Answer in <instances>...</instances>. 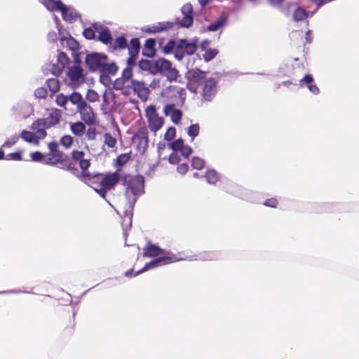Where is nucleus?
I'll return each mask as SVG.
<instances>
[{
  "label": "nucleus",
  "instance_id": "f3484780",
  "mask_svg": "<svg viewBox=\"0 0 359 359\" xmlns=\"http://www.w3.org/2000/svg\"><path fill=\"white\" fill-rule=\"evenodd\" d=\"M118 69V67L116 62L110 61L108 56L105 55L98 72L104 76H114L117 73Z\"/></svg>",
  "mask_w": 359,
  "mask_h": 359
},
{
  "label": "nucleus",
  "instance_id": "f03ea898",
  "mask_svg": "<svg viewBox=\"0 0 359 359\" xmlns=\"http://www.w3.org/2000/svg\"><path fill=\"white\" fill-rule=\"evenodd\" d=\"M49 153L46 155V165H60V168L68 171H76L77 169L70 158L59 149V144L55 141L48 144Z\"/></svg>",
  "mask_w": 359,
  "mask_h": 359
},
{
  "label": "nucleus",
  "instance_id": "864d4df0",
  "mask_svg": "<svg viewBox=\"0 0 359 359\" xmlns=\"http://www.w3.org/2000/svg\"><path fill=\"white\" fill-rule=\"evenodd\" d=\"M22 151L20 150L17 152L10 153L6 156V160L9 161H22Z\"/></svg>",
  "mask_w": 359,
  "mask_h": 359
},
{
  "label": "nucleus",
  "instance_id": "0e129e2a",
  "mask_svg": "<svg viewBox=\"0 0 359 359\" xmlns=\"http://www.w3.org/2000/svg\"><path fill=\"white\" fill-rule=\"evenodd\" d=\"M278 204V200L276 198H271L266 199L264 205L270 208H276Z\"/></svg>",
  "mask_w": 359,
  "mask_h": 359
},
{
  "label": "nucleus",
  "instance_id": "052dcab7",
  "mask_svg": "<svg viewBox=\"0 0 359 359\" xmlns=\"http://www.w3.org/2000/svg\"><path fill=\"white\" fill-rule=\"evenodd\" d=\"M177 109L175 108V105L174 104H166L163 107V113L166 116H170L175 110Z\"/></svg>",
  "mask_w": 359,
  "mask_h": 359
},
{
  "label": "nucleus",
  "instance_id": "9d476101",
  "mask_svg": "<svg viewBox=\"0 0 359 359\" xmlns=\"http://www.w3.org/2000/svg\"><path fill=\"white\" fill-rule=\"evenodd\" d=\"M86 153L83 151H79L77 149H74L71 152V161L72 162L77 163L79 165V168L81 170V173L86 176H88L87 175V171H88V168L90 166V161L86 158Z\"/></svg>",
  "mask_w": 359,
  "mask_h": 359
},
{
  "label": "nucleus",
  "instance_id": "a19ab883",
  "mask_svg": "<svg viewBox=\"0 0 359 359\" xmlns=\"http://www.w3.org/2000/svg\"><path fill=\"white\" fill-rule=\"evenodd\" d=\"M165 74L170 81H176L180 76L178 70L172 67Z\"/></svg>",
  "mask_w": 359,
  "mask_h": 359
},
{
  "label": "nucleus",
  "instance_id": "a211bd4d",
  "mask_svg": "<svg viewBox=\"0 0 359 359\" xmlns=\"http://www.w3.org/2000/svg\"><path fill=\"white\" fill-rule=\"evenodd\" d=\"M207 74V72L196 68L189 69L187 72V76L191 83H197L199 85L205 81V79Z\"/></svg>",
  "mask_w": 359,
  "mask_h": 359
},
{
  "label": "nucleus",
  "instance_id": "aec40b11",
  "mask_svg": "<svg viewBox=\"0 0 359 359\" xmlns=\"http://www.w3.org/2000/svg\"><path fill=\"white\" fill-rule=\"evenodd\" d=\"M216 81L214 78H210L205 81L203 88V96L205 100L210 101L216 93Z\"/></svg>",
  "mask_w": 359,
  "mask_h": 359
},
{
  "label": "nucleus",
  "instance_id": "393cba45",
  "mask_svg": "<svg viewBox=\"0 0 359 359\" xmlns=\"http://www.w3.org/2000/svg\"><path fill=\"white\" fill-rule=\"evenodd\" d=\"M128 47V41L124 36H117L112 42L111 43V46H109V48H111L113 50H123L127 48Z\"/></svg>",
  "mask_w": 359,
  "mask_h": 359
},
{
  "label": "nucleus",
  "instance_id": "c85d7f7f",
  "mask_svg": "<svg viewBox=\"0 0 359 359\" xmlns=\"http://www.w3.org/2000/svg\"><path fill=\"white\" fill-rule=\"evenodd\" d=\"M44 6L50 11H61L65 8V4L61 0H46L43 1Z\"/></svg>",
  "mask_w": 359,
  "mask_h": 359
},
{
  "label": "nucleus",
  "instance_id": "4be33fe9",
  "mask_svg": "<svg viewBox=\"0 0 359 359\" xmlns=\"http://www.w3.org/2000/svg\"><path fill=\"white\" fill-rule=\"evenodd\" d=\"M62 117V111L60 109H54L51 111L47 118H43L50 128L60 123Z\"/></svg>",
  "mask_w": 359,
  "mask_h": 359
},
{
  "label": "nucleus",
  "instance_id": "cd10ccee",
  "mask_svg": "<svg viewBox=\"0 0 359 359\" xmlns=\"http://www.w3.org/2000/svg\"><path fill=\"white\" fill-rule=\"evenodd\" d=\"M313 78L311 74H306L303 79L299 81L300 86H303L302 83H305L307 84V87L309 90L313 94L319 93V88L316 85L313 84Z\"/></svg>",
  "mask_w": 359,
  "mask_h": 359
},
{
  "label": "nucleus",
  "instance_id": "79ce46f5",
  "mask_svg": "<svg viewBox=\"0 0 359 359\" xmlns=\"http://www.w3.org/2000/svg\"><path fill=\"white\" fill-rule=\"evenodd\" d=\"M219 53V51L215 48H209L205 50L203 57L205 62H210L214 59L216 55Z\"/></svg>",
  "mask_w": 359,
  "mask_h": 359
},
{
  "label": "nucleus",
  "instance_id": "a18cd8bd",
  "mask_svg": "<svg viewBox=\"0 0 359 359\" xmlns=\"http://www.w3.org/2000/svg\"><path fill=\"white\" fill-rule=\"evenodd\" d=\"M200 130V126L199 124H191L189 128L187 130V134L189 136L191 137L192 140L194 137L198 135Z\"/></svg>",
  "mask_w": 359,
  "mask_h": 359
},
{
  "label": "nucleus",
  "instance_id": "473e14b6",
  "mask_svg": "<svg viewBox=\"0 0 359 359\" xmlns=\"http://www.w3.org/2000/svg\"><path fill=\"white\" fill-rule=\"evenodd\" d=\"M99 41H100L102 43L111 46V43L112 42V36L110 31L107 27L102 28V29L100 32Z\"/></svg>",
  "mask_w": 359,
  "mask_h": 359
},
{
  "label": "nucleus",
  "instance_id": "39448f33",
  "mask_svg": "<svg viewBox=\"0 0 359 359\" xmlns=\"http://www.w3.org/2000/svg\"><path fill=\"white\" fill-rule=\"evenodd\" d=\"M144 112L150 131L156 133L163 126L164 118L159 116L154 105H149L146 107Z\"/></svg>",
  "mask_w": 359,
  "mask_h": 359
},
{
  "label": "nucleus",
  "instance_id": "412c9836",
  "mask_svg": "<svg viewBox=\"0 0 359 359\" xmlns=\"http://www.w3.org/2000/svg\"><path fill=\"white\" fill-rule=\"evenodd\" d=\"M164 250L158 246L149 243L144 248L142 255L144 257H154L163 254Z\"/></svg>",
  "mask_w": 359,
  "mask_h": 359
},
{
  "label": "nucleus",
  "instance_id": "72a5a7b5",
  "mask_svg": "<svg viewBox=\"0 0 359 359\" xmlns=\"http://www.w3.org/2000/svg\"><path fill=\"white\" fill-rule=\"evenodd\" d=\"M128 53L138 55L140 50V42L138 38H133L128 43Z\"/></svg>",
  "mask_w": 359,
  "mask_h": 359
},
{
  "label": "nucleus",
  "instance_id": "6e6552de",
  "mask_svg": "<svg viewBox=\"0 0 359 359\" xmlns=\"http://www.w3.org/2000/svg\"><path fill=\"white\" fill-rule=\"evenodd\" d=\"M198 48L197 44L194 42H189L186 39H182L177 43L176 50V59L182 60L186 55L194 54Z\"/></svg>",
  "mask_w": 359,
  "mask_h": 359
},
{
  "label": "nucleus",
  "instance_id": "338daca9",
  "mask_svg": "<svg viewBox=\"0 0 359 359\" xmlns=\"http://www.w3.org/2000/svg\"><path fill=\"white\" fill-rule=\"evenodd\" d=\"M189 170V165L187 163H181L177 167V171L181 175L186 174Z\"/></svg>",
  "mask_w": 359,
  "mask_h": 359
},
{
  "label": "nucleus",
  "instance_id": "2f4dec72",
  "mask_svg": "<svg viewBox=\"0 0 359 359\" xmlns=\"http://www.w3.org/2000/svg\"><path fill=\"white\" fill-rule=\"evenodd\" d=\"M20 137L23 140L29 143H32L36 145L39 144V143L40 139L38 138V136L35 134V133L24 130L22 131Z\"/></svg>",
  "mask_w": 359,
  "mask_h": 359
},
{
  "label": "nucleus",
  "instance_id": "a878e982",
  "mask_svg": "<svg viewBox=\"0 0 359 359\" xmlns=\"http://www.w3.org/2000/svg\"><path fill=\"white\" fill-rule=\"evenodd\" d=\"M154 67L156 71L165 74L172 67V64L165 59L160 58L154 62Z\"/></svg>",
  "mask_w": 359,
  "mask_h": 359
},
{
  "label": "nucleus",
  "instance_id": "13d9d810",
  "mask_svg": "<svg viewBox=\"0 0 359 359\" xmlns=\"http://www.w3.org/2000/svg\"><path fill=\"white\" fill-rule=\"evenodd\" d=\"M69 60V57L67 56V55L65 53L60 52L58 53L57 62H58V64L62 65L63 67H65V65L68 63Z\"/></svg>",
  "mask_w": 359,
  "mask_h": 359
},
{
  "label": "nucleus",
  "instance_id": "c03bdc74",
  "mask_svg": "<svg viewBox=\"0 0 359 359\" xmlns=\"http://www.w3.org/2000/svg\"><path fill=\"white\" fill-rule=\"evenodd\" d=\"M104 144L109 148H114L116 144V139L114 137L109 133H106L104 135Z\"/></svg>",
  "mask_w": 359,
  "mask_h": 359
},
{
  "label": "nucleus",
  "instance_id": "680f3d73",
  "mask_svg": "<svg viewBox=\"0 0 359 359\" xmlns=\"http://www.w3.org/2000/svg\"><path fill=\"white\" fill-rule=\"evenodd\" d=\"M19 140V137L18 135H14L13 137H11L9 140H8L7 141H6L3 144H2V148H5V147H11L12 146H13Z\"/></svg>",
  "mask_w": 359,
  "mask_h": 359
},
{
  "label": "nucleus",
  "instance_id": "4c0bfd02",
  "mask_svg": "<svg viewBox=\"0 0 359 359\" xmlns=\"http://www.w3.org/2000/svg\"><path fill=\"white\" fill-rule=\"evenodd\" d=\"M47 86L48 89L53 93H55L60 90V82L57 79H50L47 80Z\"/></svg>",
  "mask_w": 359,
  "mask_h": 359
},
{
  "label": "nucleus",
  "instance_id": "7c9ffc66",
  "mask_svg": "<svg viewBox=\"0 0 359 359\" xmlns=\"http://www.w3.org/2000/svg\"><path fill=\"white\" fill-rule=\"evenodd\" d=\"M68 100L72 104L76 105V110L86 102V101L83 98L81 94L75 91L68 96Z\"/></svg>",
  "mask_w": 359,
  "mask_h": 359
},
{
  "label": "nucleus",
  "instance_id": "5701e85b",
  "mask_svg": "<svg viewBox=\"0 0 359 359\" xmlns=\"http://www.w3.org/2000/svg\"><path fill=\"white\" fill-rule=\"evenodd\" d=\"M156 41L154 39H148L146 40L143 48L142 54L148 57H152L156 53L155 49Z\"/></svg>",
  "mask_w": 359,
  "mask_h": 359
},
{
  "label": "nucleus",
  "instance_id": "0eeeda50",
  "mask_svg": "<svg viewBox=\"0 0 359 359\" xmlns=\"http://www.w3.org/2000/svg\"><path fill=\"white\" fill-rule=\"evenodd\" d=\"M133 91L142 101L148 99L150 90L147 84L142 81L134 80V81L124 90V93L130 94Z\"/></svg>",
  "mask_w": 359,
  "mask_h": 359
},
{
  "label": "nucleus",
  "instance_id": "f8f14e48",
  "mask_svg": "<svg viewBox=\"0 0 359 359\" xmlns=\"http://www.w3.org/2000/svg\"><path fill=\"white\" fill-rule=\"evenodd\" d=\"M80 114L82 121L88 126H93L96 124L97 116L92 107L87 102L80 107L77 110Z\"/></svg>",
  "mask_w": 359,
  "mask_h": 359
},
{
  "label": "nucleus",
  "instance_id": "4d7b16f0",
  "mask_svg": "<svg viewBox=\"0 0 359 359\" xmlns=\"http://www.w3.org/2000/svg\"><path fill=\"white\" fill-rule=\"evenodd\" d=\"M47 90L43 87L38 88L34 91V95L37 98L43 99L47 97Z\"/></svg>",
  "mask_w": 359,
  "mask_h": 359
},
{
  "label": "nucleus",
  "instance_id": "37998d69",
  "mask_svg": "<svg viewBox=\"0 0 359 359\" xmlns=\"http://www.w3.org/2000/svg\"><path fill=\"white\" fill-rule=\"evenodd\" d=\"M31 160L34 162H40L46 164V155H43L41 151H35L30 154Z\"/></svg>",
  "mask_w": 359,
  "mask_h": 359
},
{
  "label": "nucleus",
  "instance_id": "49530a36",
  "mask_svg": "<svg viewBox=\"0 0 359 359\" xmlns=\"http://www.w3.org/2000/svg\"><path fill=\"white\" fill-rule=\"evenodd\" d=\"M183 114L182 111L180 109H177L173 111L172 115L170 116V118L172 122L175 124L178 125L180 123V121L182 120Z\"/></svg>",
  "mask_w": 359,
  "mask_h": 359
},
{
  "label": "nucleus",
  "instance_id": "7ed1b4c3",
  "mask_svg": "<svg viewBox=\"0 0 359 359\" xmlns=\"http://www.w3.org/2000/svg\"><path fill=\"white\" fill-rule=\"evenodd\" d=\"M123 184L126 187V195L128 196L130 192L133 197V204H134L137 198L144 193V179L142 176H125L123 178Z\"/></svg>",
  "mask_w": 359,
  "mask_h": 359
},
{
  "label": "nucleus",
  "instance_id": "6e6d98bb",
  "mask_svg": "<svg viewBox=\"0 0 359 359\" xmlns=\"http://www.w3.org/2000/svg\"><path fill=\"white\" fill-rule=\"evenodd\" d=\"M176 134V129L174 127H169L165 135H164V139L167 141H171L175 136Z\"/></svg>",
  "mask_w": 359,
  "mask_h": 359
},
{
  "label": "nucleus",
  "instance_id": "5fc2aeb1",
  "mask_svg": "<svg viewBox=\"0 0 359 359\" xmlns=\"http://www.w3.org/2000/svg\"><path fill=\"white\" fill-rule=\"evenodd\" d=\"M130 158V156L129 154H120L116 158L117 165L119 166H122L125 165Z\"/></svg>",
  "mask_w": 359,
  "mask_h": 359
},
{
  "label": "nucleus",
  "instance_id": "603ef678",
  "mask_svg": "<svg viewBox=\"0 0 359 359\" xmlns=\"http://www.w3.org/2000/svg\"><path fill=\"white\" fill-rule=\"evenodd\" d=\"M154 62L147 60H141L139 62V67L142 70H151Z\"/></svg>",
  "mask_w": 359,
  "mask_h": 359
},
{
  "label": "nucleus",
  "instance_id": "ea45409f",
  "mask_svg": "<svg viewBox=\"0 0 359 359\" xmlns=\"http://www.w3.org/2000/svg\"><path fill=\"white\" fill-rule=\"evenodd\" d=\"M205 178L210 184H215L219 179L217 172L214 170H208L205 173Z\"/></svg>",
  "mask_w": 359,
  "mask_h": 359
},
{
  "label": "nucleus",
  "instance_id": "1a4fd4ad",
  "mask_svg": "<svg viewBox=\"0 0 359 359\" xmlns=\"http://www.w3.org/2000/svg\"><path fill=\"white\" fill-rule=\"evenodd\" d=\"M182 259V258H179L175 255H172L170 256H163V257H158L155 259L150 261L148 263H146L144 266L141 270L137 271L134 276H137L140 273H142V271H144L147 269H153V268H155V267L159 266L167 265L169 264H172V263L180 261Z\"/></svg>",
  "mask_w": 359,
  "mask_h": 359
},
{
  "label": "nucleus",
  "instance_id": "ddd939ff",
  "mask_svg": "<svg viewBox=\"0 0 359 359\" xmlns=\"http://www.w3.org/2000/svg\"><path fill=\"white\" fill-rule=\"evenodd\" d=\"M106 55L99 53L88 54L85 58L86 67L90 72L99 71Z\"/></svg>",
  "mask_w": 359,
  "mask_h": 359
},
{
  "label": "nucleus",
  "instance_id": "6ab92c4d",
  "mask_svg": "<svg viewBox=\"0 0 359 359\" xmlns=\"http://www.w3.org/2000/svg\"><path fill=\"white\" fill-rule=\"evenodd\" d=\"M48 128H49L46 123L45 120L43 118L37 119L36 121H34L32 125V129L34 131L35 134L40 140H43L46 137L47 133L46 130Z\"/></svg>",
  "mask_w": 359,
  "mask_h": 359
},
{
  "label": "nucleus",
  "instance_id": "b1692460",
  "mask_svg": "<svg viewBox=\"0 0 359 359\" xmlns=\"http://www.w3.org/2000/svg\"><path fill=\"white\" fill-rule=\"evenodd\" d=\"M227 20V15L225 13H222L215 22L208 26L207 29L210 32L217 31L226 24Z\"/></svg>",
  "mask_w": 359,
  "mask_h": 359
},
{
  "label": "nucleus",
  "instance_id": "58836bf2",
  "mask_svg": "<svg viewBox=\"0 0 359 359\" xmlns=\"http://www.w3.org/2000/svg\"><path fill=\"white\" fill-rule=\"evenodd\" d=\"M205 161L200 157L194 156L191 160V166L194 169L201 170L205 166Z\"/></svg>",
  "mask_w": 359,
  "mask_h": 359
},
{
  "label": "nucleus",
  "instance_id": "f257e3e1",
  "mask_svg": "<svg viewBox=\"0 0 359 359\" xmlns=\"http://www.w3.org/2000/svg\"><path fill=\"white\" fill-rule=\"evenodd\" d=\"M182 13L184 16L179 22H159L156 24L147 26L144 29V31L149 34H157L172 29L175 26H177V27H183L187 28L191 27L194 21L192 6L190 4L184 5L182 8Z\"/></svg>",
  "mask_w": 359,
  "mask_h": 359
},
{
  "label": "nucleus",
  "instance_id": "dca6fc26",
  "mask_svg": "<svg viewBox=\"0 0 359 359\" xmlns=\"http://www.w3.org/2000/svg\"><path fill=\"white\" fill-rule=\"evenodd\" d=\"M87 175L88 176L81 174L79 177L97 192V189L101 187L102 173L92 175L89 171H87Z\"/></svg>",
  "mask_w": 359,
  "mask_h": 359
},
{
  "label": "nucleus",
  "instance_id": "e2e57ef3",
  "mask_svg": "<svg viewBox=\"0 0 359 359\" xmlns=\"http://www.w3.org/2000/svg\"><path fill=\"white\" fill-rule=\"evenodd\" d=\"M98 97H99V95L94 90H88V92H87V94H86V98L90 101V102H95L96 100H98Z\"/></svg>",
  "mask_w": 359,
  "mask_h": 359
},
{
  "label": "nucleus",
  "instance_id": "20e7f679",
  "mask_svg": "<svg viewBox=\"0 0 359 359\" xmlns=\"http://www.w3.org/2000/svg\"><path fill=\"white\" fill-rule=\"evenodd\" d=\"M121 179L122 176L118 171L102 173L101 187L97 189V194L105 198L107 191L114 189Z\"/></svg>",
  "mask_w": 359,
  "mask_h": 359
},
{
  "label": "nucleus",
  "instance_id": "f704fd0d",
  "mask_svg": "<svg viewBox=\"0 0 359 359\" xmlns=\"http://www.w3.org/2000/svg\"><path fill=\"white\" fill-rule=\"evenodd\" d=\"M62 44L63 46H66L69 50L72 51H77L80 48L79 43L72 36L63 39Z\"/></svg>",
  "mask_w": 359,
  "mask_h": 359
},
{
  "label": "nucleus",
  "instance_id": "c9c22d12",
  "mask_svg": "<svg viewBox=\"0 0 359 359\" xmlns=\"http://www.w3.org/2000/svg\"><path fill=\"white\" fill-rule=\"evenodd\" d=\"M177 46V43L175 42V41L173 39H170L164 46V47L163 48V53L165 54H170V53H173L175 55V57H176Z\"/></svg>",
  "mask_w": 359,
  "mask_h": 359
},
{
  "label": "nucleus",
  "instance_id": "e433bc0d",
  "mask_svg": "<svg viewBox=\"0 0 359 359\" xmlns=\"http://www.w3.org/2000/svg\"><path fill=\"white\" fill-rule=\"evenodd\" d=\"M307 17L306 11L301 6L297 7L293 13V19L294 21H302Z\"/></svg>",
  "mask_w": 359,
  "mask_h": 359
},
{
  "label": "nucleus",
  "instance_id": "774afa93",
  "mask_svg": "<svg viewBox=\"0 0 359 359\" xmlns=\"http://www.w3.org/2000/svg\"><path fill=\"white\" fill-rule=\"evenodd\" d=\"M83 34L87 39H93L95 36V32L91 28L85 29Z\"/></svg>",
  "mask_w": 359,
  "mask_h": 359
},
{
  "label": "nucleus",
  "instance_id": "2eb2a0df",
  "mask_svg": "<svg viewBox=\"0 0 359 359\" xmlns=\"http://www.w3.org/2000/svg\"><path fill=\"white\" fill-rule=\"evenodd\" d=\"M60 329L66 336H71L74 332V314L67 313L60 320Z\"/></svg>",
  "mask_w": 359,
  "mask_h": 359
},
{
  "label": "nucleus",
  "instance_id": "69168bd1",
  "mask_svg": "<svg viewBox=\"0 0 359 359\" xmlns=\"http://www.w3.org/2000/svg\"><path fill=\"white\" fill-rule=\"evenodd\" d=\"M192 152L193 149L188 145H184V147L180 150L182 156L184 158H188L192 154Z\"/></svg>",
  "mask_w": 359,
  "mask_h": 359
},
{
  "label": "nucleus",
  "instance_id": "8fccbe9b",
  "mask_svg": "<svg viewBox=\"0 0 359 359\" xmlns=\"http://www.w3.org/2000/svg\"><path fill=\"white\" fill-rule=\"evenodd\" d=\"M184 147V140L182 138H179L170 144V148L174 151H180Z\"/></svg>",
  "mask_w": 359,
  "mask_h": 359
},
{
  "label": "nucleus",
  "instance_id": "423d86ee",
  "mask_svg": "<svg viewBox=\"0 0 359 359\" xmlns=\"http://www.w3.org/2000/svg\"><path fill=\"white\" fill-rule=\"evenodd\" d=\"M67 77L72 88H78L84 82L83 69L79 63H75L68 68Z\"/></svg>",
  "mask_w": 359,
  "mask_h": 359
},
{
  "label": "nucleus",
  "instance_id": "9b49d317",
  "mask_svg": "<svg viewBox=\"0 0 359 359\" xmlns=\"http://www.w3.org/2000/svg\"><path fill=\"white\" fill-rule=\"evenodd\" d=\"M133 72L130 67L125 68L122 72L121 77L116 79L114 83V88L116 90H125L133 81Z\"/></svg>",
  "mask_w": 359,
  "mask_h": 359
},
{
  "label": "nucleus",
  "instance_id": "bb28decb",
  "mask_svg": "<svg viewBox=\"0 0 359 359\" xmlns=\"http://www.w3.org/2000/svg\"><path fill=\"white\" fill-rule=\"evenodd\" d=\"M86 123L81 121H76L70 123V130L76 136L81 137L85 133Z\"/></svg>",
  "mask_w": 359,
  "mask_h": 359
},
{
  "label": "nucleus",
  "instance_id": "de8ad7c7",
  "mask_svg": "<svg viewBox=\"0 0 359 359\" xmlns=\"http://www.w3.org/2000/svg\"><path fill=\"white\" fill-rule=\"evenodd\" d=\"M60 144L66 149H69L73 144V137L71 135H66L60 138Z\"/></svg>",
  "mask_w": 359,
  "mask_h": 359
},
{
  "label": "nucleus",
  "instance_id": "3c124183",
  "mask_svg": "<svg viewBox=\"0 0 359 359\" xmlns=\"http://www.w3.org/2000/svg\"><path fill=\"white\" fill-rule=\"evenodd\" d=\"M97 134V129L94 127H89L86 133V137L88 140L93 141L96 139Z\"/></svg>",
  "mask_w": 359,
  "mask_h": 359
},
{
  "label": "nucleus",
  "instance_id": "09e8293b",
  "mask_svg": "<svg viewBox=\"0 0 359 359\" xmlns=\"http://www.w3.org/2000/svg\"><path fill=\"white\" fill-rule=\"evenodd\" d=\"M68 96L62 93L57 95L55 102L57 104L61 107H65L68 102Z\"/></svg>",
  "mask_w": 359,
  "mask_h": 359
},
{
  "label": "nucleus",
  "instance_id": "c756f323",
  "mask_svg": "<svg viewBox=\"0 0 359 359\" xmlns=\"http://www.w3.org/2000/svg\"><path fill=\"white\" fill-rule=\"evenodd\" d=\"M60 13L63 20L65 21H75L79 17L78 13L75 11L67 7L66 5H65V8L62 9Z\"/></svg>",
  "mask_w": 359,
  "mask_h": 359
},
{
  "label": "nucleus",
  "instance_id": "bf43d9fd",
  "mask_svg": "<svg viewBox=\"0 0 359 359\" xmlns=\"http://www.w3.org/2000/svg\"><path fill=\"white\" fill-rule=\"evenodd\" d=\"M64 68L65 67H63L62 65L57 63L56 65H53L50 71L54 76H58L62 73Z\"/></svg>",
  "mask_w": 359,
  "mask_h": 359
},
{
  "label": "nucleus",
  "instance_id": "4468645a",
  "mask_svg": "<svg viewBox=\"0 0 359 359\" xmlns=\"http://www.w3.org/2000/svg\"><path fill=\"white\" fill-rule=\"evenodd\" d=\"M133 142L137 144L139 151H144L148 147V130L145 127L140 128L133 137Z\"/></svg>",
  "mask_w": 359,
  "mask_h": 359
}]
</instances>
